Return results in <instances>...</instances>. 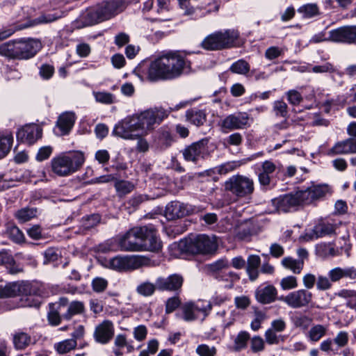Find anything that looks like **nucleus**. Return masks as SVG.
Returning <instances> with one entry per match:
<instances>
[{"instance_id":"obj_1","label":"nucleus","mask_w":356,"mask_h":356,"mask_svg":"<svg viewBox=\"0 0 356 356\" xmlns=\"http://www.w3.org/2000/svg\"><path fill=\"white\" fill-rule=\"evenodd\" d=\"M191 68V62L178 51H171L153 60L148 68L151 81L172 80L181 76Z\"/></svg>"},{"instance_id":"obj_2","label":"nucleus","mask_w":356,"mask_h":356,"mask_svg":"<svg viewBox=\"0 0 356 356\" xmlns=\"http://www.w3.org/2000/svg\"><path fill=\"white\" fill-rule=\"evenodd\" d=\"M84 162L85 156L81 152L60 154L51 159V168L56 175L67 177L79 170Z\"/></svg>"},{"instance_id":"obj_3","label":"nucleus","mask_w":356,"mask_h":356,"mask_svg":"<svg viewBox=\"0 0 356 356\" xmlns=\"http://www.w3.org/2000/svg\"><path fill=\"white\" fill-rule=\"evenodd\" d=\"M225 190L238 198L252 195L254 191L253 179L248 177L236 175L229 177L224 184Z\"/></svg>"},{"instance_id":"obj_4","label":"nucleus","mask_w":356,"mask_h":356,"mask_svg":"<svg viewBox=\"0 0 356 356\" xmlns=\"http://www.w3.org/2000/svg\"><path fill=\"white\" fill-rule=\"evenodd\" d=\"M271 204L273 207L271 213H288L305 206L300 190L273 199Z\"/></svg>"},{"instance_id":"obj_5","label":"nucleus","mask_w":356,"mask_h":356,"mask_svg":"<svg viewBox=\"0 0 356 356\" xmlns=\"http://www.w3.org/2000/svg\"><path fill=\"white\" fill-rule=\"evenodd\" d=\"M113 134L125 140H135L143 136L136 115L128 116L115 124Z\"/></svg>"},{"instance_id":"obj_6","label":"nucleus","mask_w":356,"mask_h":356,"mask_svg":"<svg viewBox=\"0 0 356 356\" xmlns=\"http://www.w3.org/2000/svg\"><path fill=\"white\" fill-rule=\"evenodd\" d=\"M218 248L216 237L200 234L187 242L186 251L193 254H212Z\"/></svg>"},{"instance_id":"obj_7","label":"nucleus","mask_w":356,"mask_h":356,"mask_svg":"<svg viewBox=\"0 0 356 356\" xmlns=\"http://www.w3.org/2000/svg\"><path fill=\"white\" fill-rule=\"evenodd\" d=\"M149 259L143 256H117L110 259L109 266L115 270H133L148 266Z\"/></svg>"},{"instance_id":"obj_8","label":"nucleus","mask_w":356,"mask_h":356,"mask_svg":"<svg viewBox=\"0 0 356 356\" xmlns=\"http://www.w3.org/2000/svg\"><path fill=\"white\" fill-rule=\"evenodd\" d=\"M145 229L142 227H136L130 229L124 235L119 239V246L122 251H141L143 245L142 235Z\"/></svg>"},{"instance_id":"obj_9","label":"nucleus","mask_w":356,"mask_h":356,"mask_svg":"<svg viewBox=\"0 0 356 356\" xmlns=\"http://www.w3.org/2000/svg\"><path fill=\"white\" fill-rule=\"evenodd\" d=\"M139 120V126L143 135H147L148 132L154 129L155 124H159L165 119L168 114L163 109H149L138 115H136Z\"/></svg>"},{"instance_id":"obj_10","label":"nucleus","mask_w":356,"mask_h":356,"mask_svg":"<svg viewBox=\"0 0 356 356\" xmlns=\"http://www.w3.org/2000/svg\"><path fill=\"white\" fill-rule=\"evenodd\" d=\"M313 294L307 289H298L281 296L277 300L286 303L292 309H300L308 306L312 301Z\"/></svg>"},{"instance_id":"obj_11","label":"nucleus","mask_w":356,"mask_h":356,"mask_svg":"<svg viewBox=\"0 0 356 356\" xmlns=\"http://www.w3.org/2000/svg\"><path fill=\"white\" fill-rule=\"evenodd\" d=\"M305 205H309L321 200L332 193L331 188L327 184H312L305 189L300 190Z\"/></svg>"},{"instance_id":"obj_12","label":"nucleus","mask_w":356,"mask_h":356,"mask_svg":"<svg viewBox=\"0 0 356 356\" xmlns=\"http://www.w3.org/2000/svg\"><path fill=\"white\" fill-rule=\"evenodd\" d=\"M211 309V305H204L203 302H197L196 303L193 302H186L181 307L182 312V318L187 322L193 321L197 318V313L202 312L204 314L205 318L208 313Z\"/></svg>"},{"instance_id":"obj_13","label":"nucleus","mask_w":356,"mask_h":356,"mask_svg":"<svg viewBox=\"0 0 356 356\" xmlns=\"http://www.w3.org/2000/svg\"><path fill=\"white\" fill-rule=\"evenodd\" d=\"M250 124V115L245 112L230 114L221 122L222 128L228 130L242 129Z\"/></svg>"},{"instance_id":"obj_14","label":"nucleus","mask_w":356,"mask_h":356,"mask_svg":"<svg viewBox=\"0 0 356 356\" xmlns=\"http://www.w3.org/2000/svg\"><path fill=\"white\" fill-rule=\"evenodd\" d=\"M125 3L122 0H111L103 3L97 8L102 22L108 20L125 9Z\"/></svg>"},{"instance_id":"obj_15","label":"nucleus","mask_w":356,"mask_h":356,"mask_svg":"<svg viewBox=\"0 0 356 356\" xmlns=\"http://www.w3.org/2000/svg\"><path fill=\"white\" fill-rule=\"evenodd\" d=\"M114 333L115 327L113 322L110 320H104L95 327L93 337L96 342L106 344L112 339Z\"/></svg>"},{"instance_id":"obj_16","label":"nucleus","mask_w":356,"mask_h":356,"mask_svg":"<svg viewBox=\"0 0 356 356\" xmlns=\"http://www.w3.org/2000/svg\"><path fill=\"white\" fill-rule=\"evenodd\" d=\"M31 292V284L28 282L9 283L3 287L0 286V298L15 297Z\"/></svg>"},{"instance_id":"obj_17","label":"nucleus","mask_w":356,"mask_h":356,"mask_svg":"<svg viewBox=\"0 0 356 356\" xmlns=\"http://www.w3.org/2000/svg\"><path fill=\"white\" fill-rule=\"evenodd\" d=\"M330 39L337 42L356 44V26H348L330 31Z\"/></svg>"},{"instance_id":"obj_18","label":"nucleus","mask_w":356,"mask_h":356,"mask_svg":"<svg viewBox=\"0 0 356 356\" xmlns=\"http://www.w3.org/2000/svg\"><path fill=\"white\" fill-rule=\"evenodd\" d=\"M41 137L42 129L35 124H26L17 132V140L29 145L33 144Z\"/></svg>"},{"instance_id":"obj_19","label":"nucleus","mask_w":356,"mask_h":356,"mask_svg":"<svg viewBox=\"0 0 356 356\" xmlns=\"http://www.w3.org/2000/svg\"><path fill=\"white\" fill-rule=\"evenodd\" d=\"M184 282L183 277L178 274H173L167 277H159L156 279L157 289L177 292L179 291Z\"/></svg>"},{"instance_id":"obj_20","label":"nucleus","mask_w":356,"mask_h":356,"mask_svg":"<svg viewBox=\"0 0 356 356\" xmlns=\"http://www.w3.org/2000/svg\"><path fill=\"white\" fill-rule=\"evenodd\" d=\"M142 229H145L144 234L142 235L143 245L142 250H148L152 252L158 251L161 248L159 238L156 235V229L152 226H143Z\"/></svg>"},{"instance_id":"obj_21","label":"nucleus","mask_w":356,"mask_h":356,"mask_svg":"<svg viewBox=\"0 0 356 356\" xmlns=\"http://www.w3.org/2000/svg\"><path fill=\"white\" fill-rule=\"evenodd\" d=\"M19 59H29L41 49L40 41L33 39L18 40Z\"/></svg>"},{"instance_id":"obj_22","label":"nucleus","mask_w":356,"mask_h":356,"mask_svg":"<svg viewBox=\"0 0 356 356\" xmlns=\"http://www.w3.org/2000/svg\"><path fill=\"white\" fill-rule=\"evenodd\" d=\"M189 213L187 206L178 201H172L168 203L164 211V216L168 220H174L183 218Z\"/></svg>"},{"instance_id":"obj_23","label":"nucleus","mask_w":356,"mask_h":356,"mask_svg":"<svg viewBox=\"0 0 356 356\" xmlns=\"http://www.w3.org/2000/svg\"><path fill=\"white\" fill-rule=\"evenodd\" d=\"M277 170V165L271 161H264L261 167L258 169V181L261 186L264 187L269 186L273 174Z\"/></svg>"},{"instance_id":"obj_24","label":"nucleus","mask_w":356,"mask_h":356,"mask_svg":"<svg viewBox=\"0 0 356 356\" xmlns=\"http://www.w3.org/2000/svg\"><path fill=\"white\" fill-rule=\"evenodd\" d=\"M277 290L270 284L267 286H261L255 291V298L261 304H270L277 300Z\"/></svg>"},{"instance_id":"obj_25","label":"nucleus","mask_w":356,"mask_h":356,"mask_svg":"<svg viewBox=\"0 0 356 356\" xmlns=\"http://www.w3.org/2000/svg\"><path fill=\"white\" fill-rule=\"evenodd\" d=\"M220 49H229L234 45L239 33L234 29H227L216 32Z\"/></svg>"},{"instance_id":"obj_26","label":"nucleus","mask_w":356,"mask_h":356,"mask_svg":"<svg viewBox=\"0 0 356 356\" xmlns=\"http://www.w3.org/2000/svg\"><path fill=\"white\" fill-rule=\"evenodd\" d=\"M328 277L332 282H339L343 278H348L351 280H355L356 268L354 266L344 268L341 267H335L329 270Z\"/></svg>"},{"instance_id":"obj_27","label":"nucleus","mask_w":356,"mask_h":356,"mask_svg":"<svg viewBox=\"0 0 356 356\" xmlns=\"http://www.w3.org/2000/svg\"><path fill=\"white\" fill-rule=\"evenodd\" d=\"M204 144L202 140L193 143L186 147L181 151L184 159L187 161L196 163L204 149Z\"/></svg>"},{"instance_id":"obj_28","label":"nucleus","mask_w":356,"mask_h":356,"mask_svg":"<svg viewBox=\"0 0 356 356\" xmlns=\"http://www.w3.org/2000/svg\"><path fill=\"white\" fill-rule=\"evenodd\" d=\"M76 120L75 114L72 112H65L60 115L56 122L61 135L68 134L72 129Z\"/></svg>"},{"instance_id":"obj_29","label":"nucleus","mask_w":356,"mask_h":356,"mask_svg":"<svg viewBox=\"0 0 356 356\" xmlns=\"http://www.w3.org/2000/svg\"><path fill=\"white\" fill-rule=\"evenodd\" d=\"M0 264L4 265L8 273L12 275L17 274L23 271L22 268L16 264L12 254L6 250L0 251Z\"/></svg>"},{"instance_id":"obj_30","label":"nucleus","mask_w":356,"mask_h":356,"mask_svg":"<svg viewBox=\"0 0 356 356\" xmlns=\"http://www.w3.org/2000/svg\"><path fill=\"white\" fill-rule=\"evenodd\" d=\"M335 229L336 227L333 224L322 222L315 225L312 229V233L310 235H307L306 237L312 240L329 236L334 233Z\"/></svg>"},{"instance_id":"obj_31","label":"nucleus","mask_w":356,"mask_h":356,"mask_svg":"<svg viewBox=\"0 0 356 356\" xmlns=\"http://www.w3.org/2000/svg\"><path fill=\"white\" fill-rule=\"evenodd\" d=\"M174 141L171 132L167 127H161L156 134L155 142L161 149L168 148Z\"/></svg>"},{"instance_id":"obj_32","label":"nucleus","mask_w":356,"mask_h":356,"mask_svg":"<svg viewBox=\"0 0 356 356\" xmlns=\"http://www.w3.org/2000/svg\"><path fill=\"white\" fill-rule=\"evenodd\" d=\"M260 265L261 259L259 255L251 254L248 257L246 272L251 281H255L258 278Z\"/></svg>"},{"instance_id":"obj_33","label":"nucleus","mask_w":356,"mask_h":356,"mask_svg":"<svg viewBox=\"0 0 356 356\" xmlns=\"http://www.w3.org/2000/svg\"><path fill=\"white\" fill-rule=\"evenodd\" d=\"M0 55L11 59H19L18 40L0 44Z\"/></svg>"},{"instance_id":"obj_34","label":"nucleus","mask_w":356,"mask_h":356,"mask_svg":"<svg viewBox=\"0 0 356 356\" xmlns=\"http://www.w3.org/2000/svg\"><path fill=\"white\" fill-rule=\"evenodd\" d=\"M186 118L190 123L196 127H200L206 122L207 115L203 111L191 109L186 112Z\"/></svg>"},{"instance_id":"obj_35","label":"nucleus","mask_w":356,"mask_h":356,"mask_svg":"<svg viewBox=\"0 0 356 356\" xmlns=\"http://www.w3.org/2000/svg\"><path fill=\"white\" fill-rule=\"evenodd\" d=\"M281 264L285 268L290 270L294 274H300L303 269L305 261L302 259L286 257L282 259Z\"/></svg>"},{"instance_id":"obj_36","label":"nucleus","mask_w":356,"mask_h":356,"mask_svg":"<svg viewBox=\"0 0 356 356\" xmlns=\"http://www.w3.org/2000/svg\"><path fill=\"white\" fill-rule=\"evenodd\" d=\"M298 13L305 19H310L321 15L319 6L316 3H306L298 8Z\"/></svg>"},{"instance_id":"obj_37","label":"nucleus","mask_w":356,"mask_h":356,"mask_svg":"<svg viewBox=\"0 0 356 356\" xmlns=\"http://www.w3.org/2000/svg\"><path fill=\"white\" fill-rule=\"evenodd\" d=\"M13 342L17 350H24L32 343V337L24 332H17L13 334Z\"/></svg>"},{"instance_id":"obj_38","label":"nucleus","mask_w":356,"mask_h":356,"mask_svg":"<svg viewBox=\"0 0 356 356\" xmlns=\"http://www.w3.org/2000/svg\"><path fill=\"white\" fill-rule=\"evenodd\" d=\"M13 143V136L11 133L0 131V159L10 152Z\"/></svg>"},{"instance_id":"obj_39","label":"nucleus","mask_w":356,"mask_h":356,"mask_svg":"<svg viewBox=\"0 0 356 356\" xmlns=\"http://www.w3.org/2000/svg\"><path fill=\"white\" fill-rule=\"evenodd\" d=\"M214 278L218 281L225 282V286L229 289L232 288L234 282L240 279L238 275L233 271L217 273L214 275Z\"/></svg>"},{"instance_id":"obj_40","label":"nucleus","mask_w":356,"mask_h":356,"mask_svg":"<svg viewBox=\"0 0 356 356\" xmlns=\"http://www.w3.org/2000/svg\"><path fill=\"white\" fill-rule=\"evenodd\" d=\"M85 311V306L81 301H72L69 305L67 312L63 315L64 318L70 320L74 315L81 314Z\"/></svg>"},{"instance_id":"obj_41","label":"nucleus","mask_w":356,"mask_h":356,"mask_svg":"<svg viewBox=\"0 0 356 356\" xmlns=\"http://www.w3.org/2000/svg\"><path fill=\"white\" fill-rule=\"evenodd\" d=\"M77 346L74 339H68L54 344V348L59 354H66L74 350Z\"/></svg>"},{"instance_id":"obj_42","label":"nucleus","mask_w":356,"mask_h":356,"mask_svg":"<svg viewBox=\"0 0 356 356\" xmlns=\"http://www.w3.org/2000/svg\"><path fill=\"white\" fill-rule=\"evenodd\" d=\"M327 331V327L320 324L316 325L309 330L308 337L311 341L317 342L326 334Z\"/></svg>"},{"instance_id":"obj_43","label":"nucleus","mask_w":356,"mask_h":356,"mask_svg":"<svg viewBox=\"0 0 356 356\" xmlns=\"http://www.w3.org/2000/svg\"><path fill=\"white\" fill-rule=\"evenodd\" d=\"M36 215V209L26 207L18 210L15 213V216L17 218L19 222L24 223L35 218Z\"/></svg>"},{"instance_id":"obj_44","label":"nucleus","mask_w":356,"mask_h":356,"mask_svg":"<svg viewBox=\"0 0 356 356\" xmlns=\"http://www.w3.org/2000/svg\"><path fill=\"white\" fill-rule=\"evenodd\" d=\"M203 49L209 51L220 50L216 32L207 35L202 42Z\"/></svg>"},{"instance_id":"obj_45","label":"nucleus","mask_w":356,"mask_h":356,"mask_svg":"<svg viewBox=\"0 0 356 356\" xmlns=\"http://www.w3.org/2000/svg\"><path fill=\"white\" fill-rule=\"evenodd\" d=\"M35 291L33 289L31 285V292L29 294H21L22 296L21 298V305L22 307H39L40 305V301L38 297L35 296Z\"/></svg>"},{"instance_id":"obj_46","label":"nucleus","mask_w":356,"mask_h":356,"mask_svg":"<svg viewBox=\"0 0 356 356\" xmlns=\"http://www.w3.org/2000/svg\"><path fill=\"white\" fill-rule=\"evenodd\" d=\"M250 67L249 63L243 60L239 59L232 64L229 67L230 72L238 74H247L250 71Z\"/></svg>"},{"instance_id":"obj_47","label":"nucleus","mask_w":356,"mask_h":356,"mask_svg":"<svg viewBox=\"0 0 356 356\" xmlns=\"http://www.w3.org/2000/svg\"><path fill=\"white\" fill-rule=\"evenodd\" d=\"M156 289H157L156 282L155 284L149 282H145L137 286L136 291L138 294L147 297L152 296L154 293Z\"/></svg>"},{"instance_id":"obj_48","label":"nucleus","mask_w":356,"mask_h":356,"mask_svg":"<svg viewBox=\"0 0 356 356\" xmlns=\"http://www.w3.org/2000/svg\"><path fill=\"white\" fill-rule=\"evenodd\" d=\"M115 188L119 196H124L134 190V185L129 181L119 180L115 183Z\"/></svg>"},{"instance_id":"obj_49","label":"nucleus","mask_w":356,"mask_h":356,"mask_svg":"<svg viewBox=\"0 0 356 356\" xmlns=\"http://www.w3.org/2000/svg\"><path fill=\"white\" fill-rule=\"evenodd\" d=\"M229 267V263L226 259H220L215 262L207 265L208 270L213 274V276L217 273H222L223 269L228 268Z\"/></svg>"},{"instance_id":"obj_50","label":"nucleus","mask_w":356,"mask_h":356,"mask_svg":"<svg viewBox=\"0 0 356 356\" xmlns=\"http://www.w3.org/2000/svg\"><path fill=\"white\" fill-rule=\"evenodd\" d=\"M250 339V334L246 331H241L234 340V348L236 350L244 349L247 346V342Z\"/></svg>"},{"instance_id":"obj_51","label":"nucleus","mask_w":356,"mask_h":356,"mask_svg":"<svg viewBox=\"0 0 356 356\" xmlns=\"http://www.w3.org/2000/svg\"><path fill=\"white\" fill-rule=\"evenodd\" d=\"M101 220V217L99 214H92L83 217L81 221V227L84 229H90L97 226Z\"/></svg>"},{"instance_id":"obj_52","label":"nucleus","mask_w":356,"mask_h":356,"mask_svg":"<svg viewBox=\"0 0 356 356\" xmlns=\"http://www.w3.org/2000/svg\"><path fill=\"white\" fill-rule=\"evenodd\" d=\"M195 353L199 356H216L217 354V349L214 346L202 343L197 346Z\"/></svg>"},{"instance_id":"obj_53","label":"nucleus","mask_w":356,"mask_h":356,"mask_svg":"<svg viewBox=\"0 0 356 356\" xmlns=\"http://www.w3.org/2000/svg\"><path fill=\"white\" fill-rule=\"evenodd\" d=\"M264 337L266 343L269 345H277L280 341L283 342L284 341V337L277 335L276 332L271 328L268 329L265 332Z\"/></svg>"},{"instance_id":"obj_54","label":"nucleus","mask_w":356,"mask_h":356,"mask_svg":"<svg viewBox=\"0 0 356 356\" xmlns=\"http://www.w3.org/2000/svg\"><path fill=\"white\" fill-rule=\"evenodd\" d=\"M241 165V163L239 161H229L222 165L216 167V171L220 175H226Z\"/></svg>"},{"instance_id":"obj_55","label":"nucleus","mask_w":356,"mask_h":356,"mask_svg":"<svg viewBox=\"0 0 356 356\" xmlns=\"http://www.w3.org/2000/svg\"><path fill=\"white\" fill-rule=\"evenodd\" d=\"M298 280L295 276L289 275L283 277L280 281V286L282 290L287 291L297 288Z\"/></svg>"},{"instance_id":"obj_56","label":"nucleus","mask_w":356,"mask_h":356,"mask_svg":"<svg viewBox=\"0 0 356 356\" xmlns=\"http://www.w3.org/2000/svg\"><path fill=\"white\" fill-rule=\"evenodd\" d=\"M273 111L277 116L286 118L288 116V106L282 100H277L273 103Z\"/></svg>"},{"instance_id":"obj_57","label":"nucleus","mask_w":356,"mask_h":356,"mask_svg":"<svg viewBox=\"0 0 356 356\" xmlns=\"http://www.w3.org/2000/svg\"><path fill=\"white\" fill-rule=\"evenodd\" d=\"M265 348L264 340L260 336H254L250 339V349L252 353L261 352Z\"/></svg>"},{"instance_id":"obj_58","label":"nucleus","mask_w":356,"mask_h":356,"mask_svg":"<svg viewBox=\"0 0 356 356\" xmlns=\"http://www.w3.org/2000/svg\"><path fill=\"white\" fill-rule=\"evenodd\" d=\"M83 12L90 26L102 22L97 8H88Z\"/></svg>"},{"instance_id":"obj_59","label":"nucleus","mask_w":356,"mask_h":356,"mask_svg":"<svg viewBox=\"0 0 356 356\" xmlns=\"http://www.w3.org/2000/svg\"><path fill=\"white\" fill-rule=\"evenodd\" d=\"M95 100L98 102L111 104L114 102L113 94L107 92H97L94 93Z\"/></svg>"},{"instance_id":"obj_60","label":"nucleus","mask_w":356,"mask_h":356,"mask_svg":"<svg viewBox=\"0 0 356 356\" xmlns=\"http://www.w3.org/2000/svg\"><path fill=\"white\" fill-rule=\"evenodd\" d=\"M329 154L332 155L349 154L345 140L335 143V145L329 150Z\"/></svg>"},{"instance_id":"obj_61","label":"nucleus","mask_w":356,"mask_h":356,"mask_svg":"<svg viewBox=\"0 0 356 356\" xmlns=\"http://www.w3.org/2000/svg\"><path fill=\"white\" fill-rule=\"evenodd\" d=\"M330 277L319 275L317 277L316 289L320 291H326L332 288V284Z\"/></svg>"},{"instance_id":"obj_62","label":"nucleus","mask_w":356,"mask_h":356,"mask_svg":"<svg viewBox=\"0 0 356 356\" xmlns=\"http://www.w3.org/2000/svg\"><path fill=\"white\" fill-rule=\"evenodd\" d=\"M181 305V300L178 296H173L168 298L165 302V313L170 314L173 312Z\"/></svg>"},{"instance_id":"obj_63","label":"nucleus","mask_w":356,"mask_h":356,"mask_svg":"<svg viewBox=\"0 0 356 356\" xmlns=\"http://www.w3.org/2000/svg\"><path fill=\"white\" fill-rule=\"evenodd\" d=\"M286 96L289 102L294 106L298 105L303 99L301 94L296 90H289Z\"/></svg>"},{"instance_id":"obj_64","label":"nucleus","mask_w":356,"mask_h":356,"mask_svg":"<svg viewBox=\"0 0 356 356\" xmlns=\"http://www.w3.org/2000/svg\"><path fill=\"white\" fill-rule=\"evenodd\" d=\"M252 236V229L250 227H241L236 233V237L241 241H249Z\"/></svg>"}]
</instances>
